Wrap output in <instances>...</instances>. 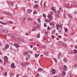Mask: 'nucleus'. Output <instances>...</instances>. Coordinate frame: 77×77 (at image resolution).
Instances as JSON below:
<instances>
[{
  "label": "nucleus",
  "mask_w": 77,
  "mask_h": 77,
  "mask_svg": "<svg viewBox=\"0 0 77 77\" xmlns=\"http://www.w3.org/2000/svg\"><path fill=\"white\" fill-rule=\"evenodd\" d=\"M34 24H35V25H37V23H36V22L35 21H34Z\"/></svg>",
  "instance_id": "nucleus-49"
},
{
  "label": "nucleus",
  "mask_w": 77,
  "mask_h": 77,
  "mask_svg": "<svg viewBox=\"0 0 77 77\" xmlns=\"http://www.w3.org/2000/svg\"><path fill=\"white\" fill-rule=\"evenodd\" d=\"M55 33V32L54 30H53V32H51V34L52 35H54Z\"/></svg>",
  "instance_id": "nucleus-28"
},
{
  "label": "nucleus",
  "mask_w": 77,
  "mask_h": 77,
  "mask_svg": "<svg viewBox=\"0 0 77 77\" xmlns=\"http://www.w3.org/2000/svg\"><path fill=\"white\" fill-rule=\"evenodd\" d=\"M63 71H66L67 69H68V68H67V67L66 65L64 66V68L63 69Z\"/></svg>",
  "instance_id": "nucleus-4"
},
{
  "label": "nucleus",
  "mask_w": 77,
  "mask_h": 77,
  "mask_svg": "<svg viewBox=\"0 0 77 77\" xmlns=\"http://www.w3.org/2000/svg\"><path fill=\"white\" fill-rule=\"evenodd\" d=\"M56 16L57 18H60V17H59V15L57 14H56Z\"/></svg>",
  "instance_id": "nucleus-22"
},
{
  "label": "nucleus",
  "mask_w": 77,
  "mask_h": 77,
  "mask_svg": "<svg viewBox=\"0 0 77 77\" xmlns=\"http://www.w3.org/2000/svg\"><path fill=\"white\" fill-rule=\"evenodd\" d=\"M9 23H10V24H13V22H12V21H9Z\"/></svg>",
  "instance_id": "nucleus-36"
},
{
  "label": "nucleus",
  "mask_w": 77,
  "mask_h": 77,
  "mask_svg": "<svg viewBox=\"0 0 77 77\" xmlns=\"http://www.w3.org/2000/svg\"><path fill=\"white\" fill-rule=\"evenodd\" d=\"M76 53H77V51L75 49V52H74V54H75Z\"/></svg>",
  "instance_id": "nucleus-34"
},
{
  "label": "nucleus",
  "mask_w": 77,
  "mask_h": 77,
  "mask_svg": "<svg viewBox=\"0 0 77 77\" xmlns=\"http://www.w3.org/2000/svg\"><path fill=\"white\" fill-rule=\"evenodd\" d=\"M44 27H47V26H46V23H45L44 24Z\"/></svg>",
  "instance_id": "nucleus-51"
},
{
  "label": "nucleus",
  "mask_w": 77,
  "mask_h": 77,
  "mask_svg": "<svg viewBox=\"0 0 77 77\" xmlns=\"http://www.w3.org/2000/svg\"><path fill=\"white\" fill-rule=\"evenodd\" d=\"M38 23H41V20H40L39 19H38Z\"/></svg>",
  "instance_id": "nucleus-32"
},
{
  "label": "nucleus",
  "mask_w": 77,
  "mask_h": 77,
  "mask_svg": "<svg viewBox=\"0 0 77 77\" xmlns=\"http://www.w3.org/2000/svg\"><path fill=\"white\" fill-rule=\"evenodd\" d=\"M48 30H49L50 29V27H48L47 28Z\"/></svg>",
  "instance_id": "nucleus-47"
},
{
  "label": "nucleus",
  "mask_w": 77,
  "mask_h": 77,
  "mask_svg": "<svg viewBox=\"0 0 77 77\" xmlns=\"http://www.w3.org/2000/svg\"><path fill=\"white\" fill-rule=\"evenodd\" d=\"M48 32H45V34L46 35H48Z\"/></svg>",
  "instance_id": "nucleus-55"
},
{
  "label": "nucleus",
  "mask_w": 77,
  "mask_h": 77,
  "mask_svg": "<svg viewBox=\"0 0 77 77\" xmlns=\"http://www.w3.org/2000/svg\"><path fill=\"white\" fill-rule=\"evenodd\" d=\"M63 39H64V41H66V39L65 38H64Z\"/></svg>",
  "instance_id": "nucleus-64"
},
{
  "label": "nucleus",
  "mask_w": 77,
  "mask_h": 77,
  "mask_svg": "<svg viewBox=\"0 0 77 77\" xmlns=\"http://www.w3.org/2000/svg\"><path fill=\"white\" fill-rule=\"evenodd\" d=\"M37 38H40V34H38V35Z\"/></svg>",
  "instance_id": "nucleus-43"
},
{
  "label": "nucleus",
  "mask_w": 77,
  "mask_h": 77,
  "mask_svg": "<svg viewBox=\"0 0 77 77\" xmlns=\"http://www.w3.org/2000/svg\"><path fill=\"white\" fill-rule=\"evenodd\" d=\"M41 27V25L40 24H37V26H35V28H37V29H40Z\"/></svg>",
  "instance_id": "nucleus-2"
},
{
  "label": "nucleus",
  "mask_w": 77,
  "mask_h": 77,
  "mask_svg": "<svg viewBox=\"0 0 77 77\" xmlns=\"http://www.w3.org/2000/svg\"><path fill=\"white\" fill-rule=\"evenodd\" d=\"M63 61L64 62H66L67 61L66 60V59L64 58L63 60Z\"/></svg>",
  "instance_id": "nucleus-29"
},
{
  "label": "nucleus",
  "mask_w": 77,
  "mask_h": 77,
  "mask_svg": "<svg viewBox=\"0 0 77 77\" xmlns=\"http://www.w3.org/2000/svg\"><path fill=\"white\" fill-rule=\"evenodd\" d=\"M69 17L70 18H72V16L69 14Z\"/></svg>",
  "instance_id": "nucleus-30"
},
{
  "label": "nucleus",
  "mask_w": 77,
  "mask_h": 77,
  "mask_svg": "<svg viewBox=\"0 0 77 77\" xmlns=\"http://www.w3.org/2000/svg\"><path fill=\"white\" fill-rule=\"evenodd\" d=\"M30 47L31 48H33V45H29Z\"/></svg>",
  "instance_id": "nucleus-48"
},
{
  "label": "nucleus",
  "mask_w": 77,
  "mask_h": 77,
  "mask_svg": "<svg viewBox=\"0 0 77 77\" xmlns=\"http://www.w3.org/2000/svg\"><path fill=\"white\" fill-rule=\"evenodd\" d=\"M62 74L63 75H65V74H66V73L64 71H63L62 73Z\"/></svg>",
  "instance_id": "nucleus-23"
},
{
  "label": "nucleus",
  "mask_w": 77,
  "mask_h": 77,
  "mask_svg": "<svg viewBox=\"0 0 77 77\" xmlns=\"http://www.w3.org/2000/svg\"><path fill=\"white\" fill-rule=\"evenodd\" d=\"M30 55H28V57H26V60H27V59H30Z\"/></svg>",
  "instance_id": "nucleus-19"
},
{
  "label": "nucleus",
  "mask_w": 77,
  "mask_h": 77,
  "mask_svg": "<svg viewBox=\"0 0 77 77\" xmlns=\"http://www.w3.org/2000/svg\"><path fill=\"white\" fill-rule=\"evenodd\" d=\"M63 46H64V47H66V45L64 44H63Z\"/></svg>",
  "instance_id": "nucleus-56"
},
{
  "label": "nucleus",
  "mask_w": 77,
  "mask_h": 77,
  "mask_svg": "<svg viewBox=\"0 0 77 77\" xmlns=\"http://www.w3.org/2000/svg\"><path fill=\"white\" fill-rule=\"evenodd\" d=\"M4 57H6L4 58V60H5V61H6V62H7V63H8V57H7L6 56H5Z\"/></svg>",
  "instance_id": "nucleus-1"
},
{
  "label": "nucleus",
  "mask_w": 77,
  "mask_h": 77,
  "mask_svg": "<svg viewBox=\"0 0 77 77\" xmlns=\"http://www.w3.org/2000/svg\"><path fill=\"white\" fill-rule=\"evenodd\" d=\"M8 35L9 36H12V34H10V33H8Z\"/></svg>",
  "instance_id": "nucleus-44"
},
{
  "label": "nucleus",
  "mask_w": 77,
  "mask_h": 77,
  "mask_svg": "<svg viewBox=\"0 0 77 77\" xmlns=\"http://www.w3.org/2000/svg\"><path fill=\"white\" fill-rule=\"evenodd\" d=\"M12 36H13V37H16V36H17L14 34H12Z\"/></svg>",
  "instance_id": "nucleus-26"
},
{
  "label": "nucleus",
  "mask_w": 77,
  "mask_h": 77,
  "mask_svg": "<svg viewBox=\"0 0 77 77\" xmlns=\"http://www.w3.org/2000/svg\"><path fill=\"white\" fill-rule=\"evenodd\" d=\"M25 57H26V56H27L28 55V54L26 52H25V54H24Z\"/></svg>",
  "instance_id": "nucleus-27"
},
{
  "label": "nucleus",
  "mask_w": 77,
  "mask_h": 77,
  "mask_svg": "<svg viewBox=\"0 0 77 77\" xmlns=\"http://www.w3.org/2000/svg\"><path fill=\"white\" fill-rule=\"evenodd\" d=\"M4 14H6V15H8V14L6 12H4Z\"/></svg>",
  "instance_id": "nucleus-53"
},
{
  "label": "nucleus",
  "mask_w": 77,
  "mask_h": 77,
  "mask_svg": "<svg viewBox=\"0 0 77 77\" xmlns=\"http://www.w3.org/2000/svg\"><path fill=\"white\" fill-rule=\"evenodd\" d=\"M57 14H60V11H57Z\"/></svg>",
  "instance_id": "nucleus-50"
},
{
  "label": "nucleus",
  "mask_w": 77,
  "mask_h": 77,
  "mask_svg": "<svg viewBox=\"0 0 77 77\" xmlns=\"http://www.w3.org/2000/svg\"><path fill=\"white\" fill-rule=\"evenodd\" d=\"M35 57H38V56H39V54H35Z\"/></svg>",
  "instance_id": "nucleus-20"
},
{
  "label": "nucleus",
  "mask_w": 77,
  "mask_h": 77,
  "mask_svg": "<svg viewBox=\"0 0 77 77\" xmlns=\"http://www.w3.org/2000/svg\"><path fill=\"white\" fill-rule=\"evenodd\" d=\"M0 23L1 24H3L4 25H7V23H3V22L0 21Z\"/></svg>",
  "instance_id": "nucleus-14"
},
{
  "label": "nucleus",
  "mask_w": 77,
  "mask_h": 77,
  "mask_svg": "<svg viewBox=\"0 0 77 77\" xmlns=\"http://www.w3.org/2000/svg\"><path fill=\"white\" fill-rule=\"evenodd\" d=\"M26 35H28V32H26L25 33Z\"/></svg>",
  "instance_id": "nucleus-59"
},
{
  "label": "nucleus",
  "mask_w": 77,
  "mask_h": 77,
  "mask_svg": "<svg viewBox=\"0 0 77 77\" xmlns=\"http://www.w3.org/2000/svg\"><path fill=\"white\" fill-rule=\"evenodd\" d=\"M70 53L71 54H72V53H73V51H70Z\"/></svg>",
  "instance_id": "nucleus-60"
},
{
  "label": "nucleus",
  "mask_w": 77,
  "mask_h": 77,
  "mask_svg": "<svg viewBox=\"0 0 77 77\" xmlns=\"http://www.w3.org/2000/svg\"><path fill=\"white\" fill-rule=\"evenodd\" d=\"M17 38L18 39H19V41H23V39L22 38L19 37H17Z\"/></svg>",
  "instance_id": "nucleus-11"
},
{
  "label": "nucleus",
  "mask_w": 77,
  "mask_h": 77,
  "mask_svg": "<svg viewBox=\"0 0 77 77\" xmlns=\"http://www.w3.org/2000/svg\"><path fill=\"white\" fill-rule=\"evenodd\" d=\"M11 4L12 6H14V5H13L14 3H13V2H11Z\"/></svg>",
  "instance_id": "nucleus-54"
},
{
  "label": "nucleus",
  "mask_w": 77,
  "mask_h": 77,
  "mask_svg": "<svg viewBox=\"0 0 77 77\" xmlns=\"http://www.w3.org/2000/svg\"><path fill=\"white\" fill-rule=\"evenodd\" d=\"M2 31H3V32H5V29L3 28L2 29H1Z\"/></svg>",
  "instance_id": "nucleus-42"
},
{
  "label": "nucleus",
  "mask_w": 77,
  "mask_h": 77,
  "mask_svg": "<svg viewBox=\"0 0 77 77\" xmlns=\"http://www.w3.org/2000/svg\"><path fill=\"white\" fill-rule=\"evenodd\" d=\"M32 10L30 9H28L27 10V12L28 14H30L31 12H32Z\"/></svg>",
  "instance_id": "nucleus-8"
},
{
  "label": "nucleus",
  "mask_w": 77,
  "mask_h": 77,
  "mask_svg": "<svg viewBox=\"0 0 77 77\" xmlns=\"http://www.w3.org/2000/svg\"><path fill=\"white\" fill-rule=\"evenodd\" d=\"M72 4L73 5H75V2H72Z\"/></svg>",
  "instance_id": "nucleus-45"
},
{
  "label": "nucleus",
  "mask_w": 77,
  "mask_h": 77,
  "mask_svg": "<svg viewBox=\"0 0 77 77\" xmlns=\"http://www.w3.org/2000/svg\"><path fill=\"white\" fill-rule=\"evenodd\" d=\"M58 38H60L62 37V36H61L60 35H58Z\"/></svg>",
  "instance_id": "nucleus-62"
},
{
  "label": "nucleus",
  "mask_w": 77,
  "mask_h": 77,
  "mask_svg": "<svg viewBox=\"0 0 77 77\" xmlns=\"http://www.w3.org/2000/svg\"><path fill=\"white\" fill-rule=\"evenodd\" d=\"M26 20V18H23V23H26V21H25V20Z\"/></svg>",
  "instance_id": "nucleus-15"
},
{
  "label": "nucleus",
  "mask_w": 77,
  "mask_h": 77,
  "mask_svg": "<svg viewBox=\"0 0 77 77\" xmlns=\"http://www.w3.org/2000/svg\"><path fill=\"white\" fill-rule=\"evenodd\" d=\"M28 20H33V19H32V18H28Z\"/></svg>",
  "instance_id": "nucleus-21"
},
{
  "label": "nucleus",
  "mask_w": 77,
  "mask_h": 77,
  "mask_svg": "<svg viewBox=\"0 0 77 77\" xmlns=\"http://www.w3.org/2000/svg\"><path fill=\"white\" fill-rule=\"evenodd\" d=\"M74 68H76V67L77 66V65H76V64H74Z\"/></svg>",
  "instance_id": "nucleus-52"
},
{
  "label": "nucleus",
  "mask_w": 77,
  "mask_h": 77,
  "mask_svg": "<svg viewBox=\"0 0 77 77\" xmlns=\"http://www.w3.org/2000/svg\"><path fill=\"white\" fill-rule=\"evenodd\" d=\"M44 3L43 2V1H42L41 2L40 5H42V4H44Z\"/></svg>",
  "instance_id": "nucleus-37"
},
{
  "label": "nucleus",
  "mask_w": 77,
  "mask_h": 77,
  "mask_svg": "<svg viewBox=\"0 0 77 77\" xmlns=\"http://www.w3.org/2000/svg\"><path fill=\"white\" fill-rule=\"evenodd\" d=\"M37 13H38L37 11H34L33 14H34L35 15V14H37Z\"/></svg>",
  "instance_id": "nucleus-25"
},
{
  "label": "nucleus",
  "mask_w": 77,
  "mask_h": 77,
  "mask_svg": "<svg viewBox=\"0 0 77 77\" xmlns=\"http://www.w3.org/2000/svg\"><path fill=\"white\" fill-rule=\"evenodd\" d=\"M35 27H34L32 29V31H35V30H36V29L35 28Z\"/></svg>",
  "instance_id": "nucleus-24"
},
{
  "label": "nucleus",
  "mask_w": 77,
  "mask_h": 77,
  "mask_svg": "<svg viewBox=\"0 0 77 77\" xmlns=\"http://www.w3.org/2000/svg\"><path fill=\"white\" fill-rule=\"evenodd\" d=\"M34 8H36L38 7V5H36L34 6Z\"/></svg>",
  "instance_id": "nucleus-17"
},
{
  "label": "nucleus",
  "mask_w": 77,
  "mask_h": 77,
  "mask_svg": "<svg viewBox=\"0 0 77 77\" xmlns=\"http://www.w3.org/2000/svg\"><path fill=\"white\" fill-rule=\"evenodd\" d=\"M11 68H15V65H14V63H12L11 65Z\"/></svg>",
  "instance_id": "nucleus-7"
},
{
  "label": "nucleus",
  "mask_w": 77,
  "mask_h": 77,
  "mask_svg": "<svg viewBox=\"0 0 77 77\" xmlns=\"http://www.w3.org/2000/svg\"><path fill=\"white\" fill-rule=\"evenodd\" d=\"M39 74L38 73H37V75H36V76L37 77H39Z\"/></svg>",
  "instance_id": "nucleus-57"
},
{
  "label": "nucleus",
  "mask_w": 77,
  "mask_h": 77,
  "mask_svg": "<svg viewBox=\"0 0 77 77\" xmlns=\"http://www.w3.org/2000/svg\"><path fill=\"white\" fill-rule=\"evenodd\" d=\"M67 3L66 2H65L64 4V6H66Z\"/></svg>",
  "instance_id": "nucleus-33"
},
{
  "label": "nucleus",
  "mask_w": 77,
  "mask_h": 77,
  "mask_svg": "<svg viewBox=\"0 0 77 77\" xmlns=\"http://www.w3.org/2000/svg\"><path fill=\"white\" fill-rule=\"evenodd\" d=\"M61 56V57L62 56V54H61V53H60L58 54V59H60V56Z\"/></svg>",
  "instance_id": "nucleus-13"
},
{
  "label": "nucleus",
  "mask_w": 77,
  "mask_h": 77,
  "mask_svg": "<svg viewBox=\"0 0 77 77\" xmlns=\"http://www.w3.org/2000/svg\"><path fill=\"white\" fill-rule=\"evenodd\" d=\"M50 21H51V20L48 19H46L45 20V23H50Z\"/></svg>",
  "instance_id": "nucleus-9"
},
{
  "label": "nucleus",
  "mask_w": 77,
  "mask_h": 77,
  "mask_svg": "<svg viewBox=\"0 0 77 77\" xmlns=\"http://www.w3.org/2000/svg\"><path fill=\"white\" fill-rule=\"evenodd\" d=\"M59 10L60 11H62V8L61 7L60 8Z\"/></svg>",
  "instance_id": "nucleus-41"
},
{
  "label": "nucleus",
  "mask_w": 77,
  "mask_h": 77,
  "mask_svg": "<svg viewBox=\"0 0 77 77\" xmlns=\"http://www.w3.org/2000/svg\"><path fill=\"white\" fill-rule=\"evenodd\" d=\"M68 29H67V28L66 29H65V32H68Z\"/></svg>",
  "instance_id": "nucleus-46"
},
{
  "label": "nucleus",
  "mask_w": 77,
  "mask_h": 77,
  "mask_svg": "<svg viewBox=\"0 0 77 77\" xmlns=\"http://www.w3.org/2000/svg\"><path fill=\"white\" fill-rule=\"evenodd\" d=\"M51 37L52 39H54V35H52Z\"/></svg>",
  "instance_id": "nucleus-58"
},
{
  "label": "nucleus",
  "mask_w": 77,
  "mask_h": 77,
  "mask_svg": "<svg viewBox=\"0 0 77 77\" xmlns=\"http://www.w3.org/2000/svg\"><path fill=\"white\" fill-rule=\"evenodd\" d=\"M43 16L44 17H47V16L46 15V14H43Z\"/></svg>",
  "instance_id": "nucleus-31"
},
{
  "label": "nucleus",
  "mask_w": 77,
  "mask_h": 77,
  "mask_svg": "<svg viewBox=\"0 0 77 77\" xmlns=\"http://www.w3.org/2000/svg\"><path fill=\"white\" fill-rule=\"evenodd\" d=\"M5 33H8V31L6 29H5V31H4Z\"/></svg>",
  "instance_id": "nucleus-39"
},
{
  "label": "nucleus",
  "mask_w": 77,
  "mask_h": 77,
  "mask_svg": "<svg viewBox=\"0 0 77 77\" xmlns=\"http://www.w3.org/2000/svg\"><path fill=\"white\" fill-rule=\"evenodd\" d=\"M14 45L16 47H17V48H19V45L17 43H14Z\"/></svg>",
  "instance_id": "nucleus-6"
},
{
  "label": "nucleus",
  "mask_w": 77,
  "mask_h": 77,
  "mask_svg": "<svg viewBox=\"0 0 77 77\" xmlns=\"http://www.w3.org/2000/svg\"><path fill=\"white\" fill-rule=\"evenodd\" d=\"M4 73L5 76H7V72H4Z\"/></svg>",
  "instance_id": "nucleus-35"
},
{
  "label": "nucleus",
  "mask_w": 77,
  "mask_h": 77,
  "mask_svg": "<svg viewBox=\"0 0 77 77\" xmlns=\"http://www.w3.org/2000/svg\"><path fill=\"white\" fill-rule=\"evenodd\" d=\"M8 15L9 16H12V14L9 13L8 14Z\"/></svg>",
  "instance_id": "nucleus-38"
},
{
  "label": "nucleus",
  "mask_w": 77,
  "mask_h": 77,
  "mask_svg": "<svg viewBox=\"0 0 77 77\" xmlns=\"http://www.w3.org/2000/svg\"><path fill=\"white\" fill-rule=\"evenodd\" d=\"M42 47L43 48H46V47L45 46H42Z\"/></svg>",
  "instance_id": "nucleus-61"
},
{
  "label": "nucleus",
  "mask_w": 77,
  "mask_h": 77,
  "mask_svg": "<svg viewBox=\"0 0 77 77\" xmlns=\"http://www.w3.org/2000/svg\"><path fill=\"white\" fill-rule=\"evenodd\" d=\"M63 26V24H62V23H60L58 25V27H61V29H62V27Z\"/></svg>",
  "instance_id": "nucleus-12"
},
{
  "label": "nucleus",
  "mask_w": 77,
  "mask_h": 77,
  "mask_svg": "<svg viewBox=\"0 0 77 77\" xmlns=\"http://www.w3.org/2000/svg\"><path fill=\"white\" fill-rule=\"evenodd\" d=\"M22 66H24L25 67H26V65L25 64V62H23L22 63Z\"/></svg>",
  "instance_id": "nucleus-5"
},
{
  "label": "nucleus",
  "mask_w": 77,
  "mask_h": 77,
  "mask_svg": "<svg viewBox=\"0 0 77 77\" xmlns=\"http://www.w3.org/2000/svg\"><path fill=\"white\" fill-rule=\"evenodd\" d=\"M49 19V20H52L53 19V18L52 17H50Z\"/></svg>",
  "instance_id": "nucleus-63"
},
{
  "label": "nucleus",
  "mask_w": 77,
  "mask_h": 77,
  "mask_svg": "<svg viewBox=\"0 0 77 77\" xmlns=\"http://www.w3.org/2000/svg\"><path fill=\"white\" fill-rule=\"evenodd\" d=\"M56 27H57V30H58V29H59V27H58V25L57 24V25H56Z\"/></svg>",
  "instance_id": "nucleus-40"
},
{
  "label": "nucleus",
  "mask_w": 77,
  "mask_h": 77,
  "mask_svg": "<svg viewBox=\"0 0 77 77\" xmlns=\"http://www.w3.org/2000/svg\"><path fill=\"white\" fill-rule=\"evenodd\" d=\"M42 71V69L41 68H38V71Z\"/></svg>",
  "instance_id": "nucleus-18"
},
{
  "label": "nucleus",
  "mask_w": 77,
  "mask_h": 77,
  "mask_svg": "<svg viewBox=\"0 0 77 77\" xmlns=\"http://www.w3.org/2000/svg\"><path fill=\"white\" fill-rule=\"evenodd\" d=\"M51 72H52L53 74H54L56 73V70L54 69H53L51 70Z\"/></svg>",
  "instance_id": "nucleus-3"
},
{
  "label": "nucleus",
  "mask_w": 77,
  "mask_h": 77,
  "mask_svg": "<svg viewBox=\"0 0 77 77\" xmlns=\"http://www.w3.org/2000/svg\"><path fill=\"white\" fill-rule=\"evenodd\" d=\"M9 45H5V48L6 49H8V48H9Z\"/></svg>",
  "instance_id": "nucleus-10"
},
{
  "label": "nucleus",
  "mask_w": 77,
  "mask_h": 77,
  "mask_svg": "<svg viewBox=\"0 0 77 77\" xmlns=\"http://www.w3.org/2000/svg\"><path fill=\"white\" fill-rule=\"evenodd\" d=\"M54 61H55V62H57V60L56 58H54Z\"/></svg>",
  "instance_id": "nucleus-16"
}]
</instances>
